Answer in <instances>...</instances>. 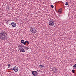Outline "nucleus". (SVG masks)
<instances>
[{"label": "nucleus", "instance_id": "obj_21", "mask_svg": "<svg viewBox=\"0 0 76 76\" xmlns=\"http://www.w3.org/2000/svg\"><path fill=\"white\" fill-rule=\"evenodd\" d=\"M8 67H10V64H9L8 65Z\"/></svg>", "mask_w": 76, "mask_h": 76}, {"label": "nucleus", "instance_id": "obj_5", "mask_svg": "<svg viewBox=\"0 0 76 76\" xmlns=\"http://www.w3.org/2000/svg\"><path fill=\"white\" fill-rule=\"evenodd\" d=\"M11 25L12 27H15L16 26V24L14 22H12L11 23Z\"/></svg>", "mask_w": 76, "mask_h": 76}, {"label": "nucleus", "instance_id": "obj_18", "mask_svg": "<svg viewBox=\"0 0 76 76\" xmlns=\"http://www.w3.org/2000/svg\"><path fill=\"white\" fill-rule=\"evenodd\" d=\"M5 21L6 23H8V21L7 20H5Z\"/></svg>", "mask_w": 76, "mask_h": 76}, {"label": "nucleus", "instance_id": "obj_15", "mask_svg": "<svg viewBox=\"0 0 76 76\" xmlns=\"http://www.w3.org/2000/svg\"><path fill=\"white\" fill-rule=\"evenodd\" d=\"M26 42H27V41H25V42H24V43L23 44H24V45H25V44H26Z\"/></svg>", "mask_w": 76, "mask_h": 76}, {"label": "nucleus", "instance_id": "obj_25", "mask_svg": "<svg viewBox=\"0 0 76 76\" xmlns=\"http://www.w3.org/2000/svg\"><path fill=\"white\" fill-rule=\"evenodd\" d=\"M57 71V70H55V71Z\"/></svg>", "mask_w": 76, "mask_h": 76}, {"label": "nucleus", "instance_id": "obj_10", "mask_svg": "<svg viewBox=\"0 0 76 76\" xmlns=\"http://www.w3.org/2000/svg\"><path fill=\"white\" fill-rule=\"evenodd\" d=\"M49 22L51 23H54V20L53 19L50 20L49 21Z\"/></svg>", "mask_w": 76, "mask_h": 76}, {"label": "nucleus", "instance_id": "obj_19", "mask_svg": "<svg viewBox=\"0 0 76 76\" xmlns=\"http://www.w3.org/2000/svg\"><path fill=\"white\" fill-rule=\"evenodd\" d=\"M51 7H52V8H54V6L53 5H51Z\"/></svg>", "mask_w": 76, "mask_h": 76}, {"label": "nucleus", "instance_id": "obj_14", "mask_svg": "<svg viewBox=\"0 0 76 76\" xmlns=\"http://www.w3.org/2000/svg\"><path fill=\"white\" fill-rule=\"evenodd\" d=\"M58 12H60V13L61 12V9H60L59 10H58Z\"/></svg>", "mask_w": 76, "mask_h": 76}, {"label": "nucleus", "instance_id": "obj_3", "mask_svg": "<svg viewBox=\"0 0 76 76\" xmlns=\"http://www.w3.org/2000/svg\"><path fill=\"white\" fill-rule=\"evenodd\" d=\"M32 74L33 76H37L38 75V72L35 71H33L32 72Z\"/></svg>", "mask_w": 76, "mask_h": 76}, {"label": "nucleus", "instance_id": "obj_7", "mask_svg": "<svg viewBox=\"0 0 76 76\" xmlns=\"http://www.w3.org/2000/svg\"><path fill=\"white\" fill-rule=\"evenodd\" d=\"M20 52H25L26 50L24 49L23 48H20Z\"/></svg>", "mask_w": 76, "mask_h": 76}, {"label": "nucleus", "instance_id": "obj_23", "mask_svg": "<svg viewBox=\"0 0 76 76\" xmlns=\"http://www.w3.org/2000/svg\"><path fill=\"white\" fill-rule=\"evenodd\" d=\"M10 70H13V68H10Z\"/></svg>", "mask_w": 76, "mask_h": 76}, {"label": "nucleus", "instance_id": "obj_12", "mask_svg": "<svg viewBox=\"0 0 76 76\" xmlns=\"http://www.w3.org/2000/svg\"><path fill=\"white\" fill-rule=\"evenodd\" d=\"M39 66L40 67H41V68H42V67H44V65H39Z\"/></svg>", "mask_w": 76, "mask_h": 76}, {"label": "nucleus", "instance_id": "obj_2", "mask_svg": "<svg viewBox=\"0 0 76 76\" xmlns=\"http://www.w3.org/2000/svg\"><path fill=\"white\" fill-rule=\"evenodd\" d=\"M30 31L31 32H32V33H33V34H35V33L36 32L35 28L34 27H30Z\"/></svg>", "mask_w": 76, "mask_h": 76}, {"label": "nucleus", "instance_id": "obj_6", "mask_svg": "<svg viewBox=\"0 0 76 76\" xmlns=\"http://www.w3.org/2000/svg\"><path fill=\"white\" fill-rule=\"evenodd\" d=\"M54 23H50L49 22V24L50 26H53L54 25Z\"/></svg>", "mask_w": 76, "mask_h": 76}, {"label": "nucleus", "instance_id": "obj_16", "mask_svg": "<svg viewBox=\"0 0 76 76\" xmlns=\"http://www.w3.org/2000/svg\"><path fill=\"white\" fill-rule=\"evenodd\" d=\"M72 73H75V70L73 69V70H72Z\"/></svg>", "mask_w": 76, "mask_h": 76}, {"label": "nucleus", "instance_id": "obj_1", "mask_svg": "<svg viewBox=\"0 0 76 76\" xmlns=\"http://www.w3.org/2000/svg\"><path fill=\"white\" fill-rule=\"evenodd\" d=\"M0 39L2 41H6L8 39L7 34L4 32V31L3 30H1L0 32Z\"/></svg>", "mask_w": 76, "mask_h": 76}, {"label": "nucleus", "instance_id": "obj_24", "mask_svg": "<svg viewBox=\"0 0 76 76\" xmlns=\"http://www.w3.org/2000/svg\"><path fill=\"white\" fill-rule=\"evenodd\" d=\"M40 72H41V73H42V72L41 71Z\"/></svg>", "mask_w": 76, "mask_h": 76}, {"label": "nucleus", "instance_id": "obj_20", "mask_svg": "<svg viewBox=\"0 0 76 76\" xmlns=\"http://www.w3.org/2000/svg\"><path fill=\"white\" fill-rule=\"evenodd\" d=\"M27 41V44H29V42L28 41Z\"/></svg>", "mask_w": 76, "mask_h": 76}, {"label": "nucleus", "instance_id": "obj_4", "mask_svg": "<svg viewBox=\"0 0 76 76\" xmlns=\"http://www.w3.org/2000/svg\"><path fill=\"white\" fill-rule=\"evenodd\" d=\"M13 70L15 72H17L19 71V69L18 67L14 66L13 68Z\"/></svg>", "mask_w": 76, "mask_h": 76}, {"label": "nucleus", "instance_id": "obj_9", "mask_svg": "<svg viewBox=\"0 0 76 76\" xmlns=\"http://www.w3.org/2000/svg\"><path fill=\"white\" fill-rule=\"evenodd\" d=\"M23 47H24V50H28V49H29V48L28 47H26L25 46H23Z\"/></svg>", "mask_w": 76, "mask_h": 76}, {"label": "nucleus", "instance_id": "obj_13", "mask_svg": "<svg viewBox=\"0 0 76 76\" xmlns=\"http://www.w3.org/2000/svg\"><path fill=\"white\" fill-rule=\"evenodd\" d=\"M76 64H75L73 66V67H74L73 69H76Z\"/></svg>", "mask_w": 76, "mask_h": 76}, {"label": "nucleus", "instance_id": "obj_22", "mask_svg": "<svg viewBox=\"0 0 76 76\" xmlns=\"http://www.w3.org/2000/svg\"><path fill=\"white\" fill-rule=\"evenodd\" d=\"M8 22H9V21H10V20H7Z\"/></svg>", "mask_w": 76, "mask_h": 76}, {"label": "nucleus", "instance_id": "obj_11", "mask_svg": "<svg viewBox=\"0 0 76 76\" xmlns=\"http://www.w3.org/2000/svg\"><path fill=\"white\" fill-rule=\"evenodd\" d=\"M24 42H25V40H22L21 41V43L22 44H24Z\"/></svg>", "mask_w": 76, "mask_h": 76}, {"label": "nucleus", "instance_id": "obj_8", "mask_svg": "<svg viewBox=\"0 0 76 76\" xmlns=\"http://www.w3.org/2000/svg\"><path fill=\"white\" fill-rule=\"evenodd\" d=\"M55 70H57V69H56L55 67L53 68V71L54 72V73H57V72H58V71H56Z\"/></svg>", "mask_w": 76, "mask_h": 76}, {"label": "nucleus", "instance_id": "obj_17", "mask_svg": "<svg viewBox=\"0 0 76 76\" xmlns=\"http://www.w3.org/2000/svg\"><path fill=\"white\" fill-rule=\"evenodd\" d=\"M65 5H66V6H67V5H68V2H66Z\"/></svg>", "mask_w": 76, "mask_h": 76}]
</instances>
